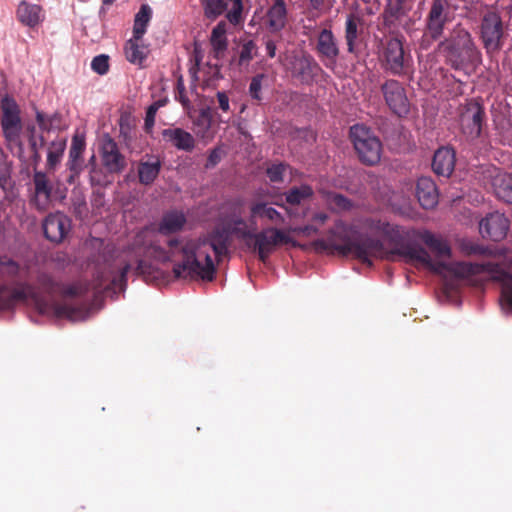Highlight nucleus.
<instances>
[{
    "label": "nucleus",
    "mask_w": 512,
    "mask_h": 512,
    "mask_svg": "<svg viewBox=\"0 0 512 512\" xmlns=\"http://www.w3.org/2000/svg\"><path fill=\"white\" fill-rule=\"evenodd\" d=\"M139 41H141V39L132 37L126 42L124 51L126 59L130 63L141 66L147 58L149 50L147 46L141 45Z\"/></svg>",
    "instance_id": "obj_37"
},
{
    "label": "nucleus",
    "mask_w": 512,
    "mask_h": 512,
    "mask_svg": "<svg viewBox=\"0 0 512 512\" xmlns=\"http://www.w3.org/2000/svg\"><path fill=\"white\" fill-rule=\"evenodd\" d=\"M420 239L434 255L435 260L431 258L432 262H441L448 267L454 265V263L446 264L444 262L445 259H449L451 257V247L445 239L429 231H424L421 234ZM456 263L457 262H455V264Z\"/></svg>",
    "instance_id": "obj_24"
},
{
    "label": "nucleus",
    "mask_w": 512,
    "mask_h": 512,
    "mask_svg": "<svg viewBox=\"0 0 512 512\" xmlns=\"http://www.w3.org/2000/svg\"><path fill=\"white\" fill-rule=\"evenodd\" d=\"M257 53V45L253 40L244 42L239 53L238 64L240 66L247 65Z\"/></svg>",
    "instance_id": "obj_48"
},
{
    "label": "nucleus",
    "mask_w": 512,
    "mask_h": 512,
    "mask_svg": "<svg viewBox=\"0 0 512 512\" xmlns=\"http://www.w3.org/2000/svg\"><path fill=\"white\" fill-rule=\"evenodd\" d=\"M328 219V215L326 213L320 212L316 213L312 217V221L316 222L318 225H323Z\"/></svg>",
    "instance_id": "obj_61"
},
{
    "label": "nucleus",
    "mask_w": 512,
    "mask_h": 512,
    "mask_svg": "<svg viewBox=\"0 0 512 512\" xmlns=\"http://www.w3.org/2000/svg\"><path fill=\"white\" fill-rule=\"evenodd\" d=\"M17 18L22 24L33 28L42 21V8L22 1L17 8Z\"/></svg>",
    "instance_id": "obj_36"
},
{
    "label": "nucleus",
    "mask_w": 512,
    "mask_h": 512,
    "mask_svg": "<svg viewBox=\"0 0 512 512\" xmlns=\"http://www.w3.org/2000/svg\"><path fill=\"white\" fill-rule=\"evenodd\" d=\"M109 56L105 54H100L95 56L91 61V69L99 74L105 75L109 71Z\"/></svg>",
    "instance_id": "obj_53"
},
{
    "label": "nucleus",
    "mask_w": 512,
    "mask_h": 512,
    "mask_svg": "<svg viewBox=\"0 0 512 512\" xmlns=\"http://www.w3.org/2000/svg\"><path fill=\"white\" fill-rule=\"evenodd\" d=\"M289 242L290 237L282 229L270 226L254 232L249 248L257 252L259 260L266 262L279 245Z\"/></svg>",
    "instance_id": "obj_12"
},
{
    "label": "nucleus",
    "mask_w": 512,
    "mask_h": 512,
    "mask_svg": "<svg viewBox=\"0 0 512 512\" xmlns=\"http://www.w3.org/2000/svg\"><path fill=\"white\" fill-rule=\"evenodd\" d=\"M254 219L266 220L276 226L285 223V217L271 204L262 200H255L250 204V220Z\"/></svg>",
    "instance_id": "obj_26"
},
{
    "label": "nucleus",
    "mask_w": 512,
    "mask_h": 512,
    "mask_svg": "<svg viewBox=\"0 0 512 512\" xmlns=\"http://www.w3.org/2000/svg\"><path fill=\"white\" fill-rule=\"evenodd\" d=\"M149 269H150L149 264L146 261L140 259L137 261V265L134 268V271H135V274H137V275H144L149 272Z\"/></svg>",
    "instance_id": "obj_59"
},
{
    "label": "nucleus",
    "mask_w": 512,
    "mask_h": 512,
    "mask_svg": "<svg viewBox=\"0 0 512 512\" xmlns=\"http://www.w3.org/2000/svg\"><path fill=\"white\" fill-rule=\"evenodd\" d=\"M480 37L488 53L499 51L503 46L504 27L497 12H487L481 21Z\"/></svg>",
    "instance_id": "obj_13"
},
{
    "label": "nucleus",
    "mask_w": 512,
    "mask_h": 512,
    "mask_svg": "<svg viewBox=\"0 0 512 512\" xmlns=\"http://www.w3.org/2000/svg\"><path fill=\"white\" fill-rule=\"evenodd\" d=\"M314 195L313 188L308 184L300 186H293L284 193L285 203L290 206H298L307 200H310Z\"/></svg>",
    "instance_id": "obj_38"
},
{
    "label": "nucleus",
    "mask_w": 512,
    "mask_h": 512,
    "mask_svg": "<svg viewBox=\"0 0 512 512\" xmlns=\"http://www.w3.org/2000/svg\"><path fill=\"white\" fill-rule=\"evenodd\" d=\"M309 5L314 10H321L325 4V0H308Z\"/></svg>",
    "instance_id": "obj_62"
},
{
    "label": "nucleus",
    "mask_w": 512,
    "mask_h": 512,
    "mask_svg": "<svg viewBox=\"0 0 512 512\" xmlns=\"http://www.w3.org/2000/svg\"><path fill=\"white\" fill-rule=\"evenodd\" d=\"M459 123L463 134L474 140L481 134L485 116L484 108L477 101L469 100L458 108Z\"/></svg>",
    "instance_id": "obj_15"
},
{
    "label": "nucleus",
    "mask_w": 512,
    "mask_h": 512,
    "mask_svg": "<svg viewBox=\"0 0 512 512\" xmlns=\"http://www.w3.org/2000/svg\"><path fill=\"white\" fill-rule=\"evenodd\" d=\"M209 253L213 252L217 261L226 256L231 245V237L223 225L215 227L207 236L198 241Z\"/></svg>",
    "instance_id": "obj_22"
},
{
    "label": "nucleus",
    "mask_w": 512,
    "mask_h": 512,
    "mask_svg": "<svg viewBox=\"0 0 512 512\" xmlns=\"http://www.w3.org/2000/svg\"><path fill=\"white\" fill-rule=\"evenodd\" d=\"M287 21V8L284 0H273L272 6L267 12V22L269 28L278 32L282 30Z\"/></svg>",
    "instance_id": "obj_35"
},
{
    "label": "nucleus",
    "mask_w": 512,
    "mask_h": 512,
    "mask_svg": "<svg viewBox=\"0 0 512 512\" xmlns=\"http://www.w3.org/2000/svg\"><path fill=\"white\" fill-rule=\"evenodd\" d=\"M221 160V152L218 148L212 149L208 155L206 168L215 167Z\"/></svg>",
    "instance_id": "obj_57"
},
{
    "label": "nucleus",
    "mask_w": 512,
    "mask_h": 512,
    "mask_svg": "<svg viewBox=\"0 0 512 512\" xmlns=\"http://www.w3.org/2000/svg\"><path fill=\"white\" fill-rule=\"evenodd\" d=\"M195 134L201 139L211 138L210 129L212 126V113L209 107L200 110L198 116L193 121Z\"/></svg>",
    "instance_id": "obj_41"
},
{
    "label": "nucleus",
    "mask_w": 512,
    "mask_h": 512,
    "mask_svg": "<svg viewBox=\"0 0 512 512\" xmlns=\"http://www.w3.org/2000/svg\"><path fill=\"white\" fill-rule=\"evenodd\" d=\"M152 10L147 4H143L140 7V10L135 16L134 26H133V37L135 39H142L143 35L146 33V29L148 23L151 20Z\"/></svg>",
    "instance_id": "obj_43"
},
{
    "label": "nucleus",
    "mask_w": 512,
    "mask_h": 512,
    "mask_svg": "<svg viewBox=\"0 0 512 512\" xmlns=\"http://www.w3.org/2000/svg\"><path fill=\"white\" fill-rule=\"evenodd\" d=\"M157 111H158L157 107H154V106L151 104V105L147 108L146 116H145V117L155 119V116H156Z\"/></svg>",
    "instance_id": "obj_64"
},
{
    "label": "nucleus",
    "mask_w": 512,
    "mask_h": 512,
    "mask_svg": "<svg viewBox=\"0 0 512 512\" xmlns=\"http://www.w3.org/2000/svg\"><path fill=\"white\" fill-rule=\"evenodd\" d=\"M462 273H475V276L482 273L490 275L494 281L501 282V305L506 311L512 312V259L509 265L494 261H483L478 265H458Z\"/></svg>",
    "instance_id": "obj_5"
},
{
    "label": "nucleus",
    "mask_w": 512,
    "mask_h": 512,
    "mask_svg": "<svg viewBox=\"0 0 512 512\" xmlns=\"http://www.w3.org/2000/svg\"><path fill=\"white\" fill-rule=\"evenodd\" d=\"M36 122L39 128L42 131L49 132L54 129L55 124L59 123L61 120V116L59 113L55 112L51 115H47L42 111L36 110Z\"/></svg>",
    "instance_id": "obj_46"
},
{
    "label": "nucleus",
    "mask_w": 512,
    "mask_h": 512,
    "mask_svg": "<svg viewBox=\"0 0 512 512\" xmlns=\"http://www.w3.org/2000/svg\"><path fill=\"white\" fill-rule=\"evenodd\" d=\"M453 20V12L449 0H431L425 18L424 36L431 39V43L439 41L446 26Z\"/></svg>",
    "instance_id": "obj_10"
},
{
    "label": "nucleus",
    "mask_w": 512,
    "mask_h": 512,
    "mask_svg": "<svg viewBox=\"0 0 512 512\" xmlns=\"http://www.w3.org/2000/svg\"><path fill=\"white\" fill-rule=\"evenodd\" d=\"M413 0H386L383 11V21L386 26H392L396 21L406 16L412 9Z\"/></svg>",
    "instance_id": "obj_32"
},
{
    "label": "nucleus",
    "mask_w": 512,
    "mask_h": 512,
    "mask_svg": "<svg viewBox=\"0 0 512 512\" xmlns=\"http://www.w3.org/2000/svg\"><path fill=\"white\" fill-rule=\"evenodd\" d=\"M12 174V163L8 160L7 155L0 150V188L4 191L9 185Z\"/></svg>",
    "instance_id": "obj_47"
},
{
    "label": "nucleus",
    "mask_w": 512,
    "mask_h": 512,
    "mask_svg": "<svg viewBox=\"0 0 512 512\" xmlns=\"http://www.w3.org/2000/svg\"><path fill=\"white\" fill-rule=\"evenodd\" d=\"M216 99H217L218 107L220 110H222L224 113H227L230 111L229 97L226 92L218 91L216 93Z\"/></svg>",
    "instance_id": "obj_55"
},
{
    "label": "nucleus",
    "mask_w": 512,
    "mask_h": 512,
    "mask_svg": "<svg viewBox=\"0 0 512 512\" xmlns=\"http://www.w3.org/2000/svg\"><path fill=\"white\" fill-rule=\"evenodd\" d=\"M86 143L84 136L75 134L72 137V142L69 150V159L67 162L68 169L71 171L70 179L78 176L83 169V152L85 151ZM71 182V180H69Z\"/></svg>",
    "instance_id": "obj_31"
},
{
    "label": "nucleus",
    "mask_w": 512,
    "mask_h": 512,
    "mask_svg": "<svg viewBox=\"0 0 512 512\" xmlns=\"http://www.w3.org/2000/svg\"><path fill=\"white\" fill-rule=\"evenodd\" d=\"M30 130H31V136L29 137V146H30V149L32 152V159L35 163H38L41 160V155H40L39 148L36 147V138L33 134L35 131V128L31 127Z\"/></svg>",
    "instance_id": "obj_56"
},
{
    "label": "nucleus",
    "mask_w": 512,
    "mask_h": 512,
    "mask_svg": "<svg viewBox=\"0 0 512 512\" xmlns=\"http://www.w3.org/2000/svg\"><path fill=\"white\" fill-rule=\"evenodd\" d=\"M20 273V265L7 256L0 257V277L14 279ZM24 287L12 288L0 285V310L13 309L18 303L27 300Z\"/></svg>",
    "instance_id": "obj_9"
},
{
    "label": "nucleus",
    "mask_w": 512,
    "mask_h": 512,
    "mask_svg": "<svg viewBox=\"0 0 512 512\" xmlns=\"http://www.w3.org/2000/svg\"><path fill=\"white\" fill-rule=\"evenodd\" d=\"M154 124H155V119L145 117L144 128H145L146 132H150L152 130V128L154 127Z\"/></svg>",
    "instance_id": "obj_63"
},
{
    "label": "nucleus",
    "mask_w": 512,
    "mask_h": 512,
    "mask_svg": "<svg viewBox=\"0 0 512 512\" xmlns=\"http://www.w3.org/2000/svg\"><path fill=\"white\" fill-rule=\"evenodd\" d=\"M101 160L110 173H120L126 167L125 157L120 153L117 143L109 135L102 139Z\"/></svg>",
    "instance_id": "obj_21"
},
{
    "label": "nucleus",
    "mask_w": 512,
    "mask_h": 512,
    "mask_svg": "<svg viewBox=\"0 0 512 512\" xmlns=\"http://www.w3.org/2000/svg\"><path fill=\"white\" fill-rule=\"evenodd\" d=\"M295 231L301 233L304 236H312L318 233L319 228L313 224H309L302 227H298L295 229Z\"/></svg>",
    "instance_id": "obj_58"
},
{
    "label": "nucleus",
    "mask_w": 512,
    "mask_h": 512,
    "mask_svg": "<svg viewBox=\"0 0 512 512\" xmlns=\"http://www.w3.org/2000/svg\"><path fill=\"white\" fill-rule=\"evenodd\" d=\"M210 42L213 48L214 56L220 58L227 50L228 42L226 38V23L220 21L212 30Z\"/></svg>",
    "instance_id": "obj_39"
},
{
    "label": "nucleus",
    "mask_w": 512,
    "mask_h": 512,
    "mask_svg": "<svg viewBox=\"0 0 512 512\" xmlns=\"http://www.w3.org/2000/svg\"><path fill=\"white\" fill-rule=\"evenodd\" d=\"M315 246L323 250H333L341 256H353L364 264L372 265V257L384 255V243L372 237L354 239L349 228L341 221L329 231L326 239H318Z\"/></svg>",
    "instance_id": "obj_3"
},
{
    "label": "nucleus",
    "mask_w": 512,
    "mask_h": 512,
    "mask_svg": "<svg viewBox=\"0 0 512 512\" xmlns=\"http://www.w3.org/2000/svg\"><path fill=\"white\" fill-rule=\"evenodd\" d=\"M382 68L394 76L407 75L412 66V57L405 52L403 40L398 36L388 38L382 43L379 56Z\"/></svg>",
    "instance_id": "obj_7"
},
{
    "label": "nucleus",
    "mask_w": 512,
    "mask_h": 512,
    "mask_svg": "<svg viewBox=\"0 0 512 512\" xmlns=\"http://www.w3.org/2000/svg\"><path fill=\"white\" fill-rule=\"evenodd\" d=\"M71 229V220L61 212L51 213L44 219L45 237L54 243L62 242Z\"/></svg>",
    "instance_id": "obj_20"
},
{
    "label": "nucleus",
    "mask_w": 512,
    "mask_h": 512,
    "mask_svg": "<svg viewBox=\"0 0 512 512\" xmlns=\"http://www.w3.org/2000/svg\"><path fill=\"white\" fill-rule=\"evenodd\" d=\"M326 201L330 209L336 212L348 211L352 208V202L342 194L329 192L326 195Z\"/></svg>",
    "instance_id": "obj_45"
},
{
    "label": "nucleus",
    "mask_w": 512,
    "mask_h": 512,
    "mask_svg": "<svg viewBox=\"0 0 512 512\" xmlns=\"http://www.w3.org/2000/svg\"><path fill=\"white\" fill-rule=\"evenodd\" d=\"M222 225L230 237L234 236L238 240L244 241L250 247V241H252L255 228H251L245 219L241 216H231Z\"/></svg>",
    "instance_id": "obj_29"
},
{
    "label": "nucleus",
    "mask_w": 512,
    "mask_h": 512,
    "mask_svg": "<svg viewBox=\"0 0 512 512\" xmlns=\"http://www.w3.org/2000/svg\"><path fill=\"white\" fill-rule=\"evenodd\" d=\"M109 278L110 275L106 276L104 273H98L92 284L78 281L71 285H59L51 276L42 275L39 277V283L49 294L60 292L64 297L73 298L85 295L90 289H94L98 292L103 288L104 283L108 281Z\"/></svg>",
    "instance_id": "obj_11"
},
{
    "label": "nucleus",
    "mask_w": 512,
    "mask_h": 512,
    "mask_svg": "<svg viewBox=\"0 0 512 512\" xmlns=\"http://www.w3.org/2000/svg\"><path fill=\"white\" fill-rule=\"evenodd\" d=\"M132 269L130 264H125L120 271L118 276H113L110 283L105 287L109 289L110 286L115 290L124 291L127 285V274Z\"/></svg>",
    "instance_id": "obj_51"
},
{
    "label": "nucleus",
    "mask_w": 512,
    "mask_h": 512,
    "mask_svg": "<svg viewBox=\"0 0 512 512\" xmlns=\"http://www.w3.org/2000/svg\"><path fill=\"white\" fill-rule=\"evenodd\" d=\"M364 19L355 12H350L345 17L344 22V41L349 54L358 56L360 53V44L363 36Z\"/></svg>",
    "instance_id": "obj_18"
},
{
    "label": "nucleus",
    "mask_w": 512,
    "mask_h": 512,
    "mask_svg": "<svg viewBox=\"0 0 512 512\" xmlns=\"http://www.w3.org/2000/svg\"><path fill=\"white\" fill-rule=\"evenodd\" d=\"M492 187L498 199L512 204V174L498 172L492 178Z\"/></svg>",
    "instance_id": "obj_34"
},
{
    "label": "nucleus",
    "mask_w": 512,
    "mask_h": 512,
    "mask_svg": "<svg viewBox=\"0 0 512 512\" xmlns=\"http://www.w3.org/2000/svg\"><path fill=\"white\" fill-rule=\"evenodd\" d=\"M381 92L389 109L399 117L408 115L410 103L403 85L395 80L388 79L381 85Z\"/></svg>",
    "instance_id": "obj_16"
},
{
    "label": "nucleus",
    "mask_w": 512,
    "mask_h": 512,
    "mask_svg": "<svg viewBox=\"0 0 512 512\" xmlns=\"http://www.w3.org/2000/svg\"><path fill=\"white\" fill-rule=\"evenodd\" d=\"M65 149L66 139L64 138L53 140L50 143L46 163L48 171H54L55 168L60 164Z\"/></svg>",
    "instance_id": "obj_42"
},
{
    "label": "nucleus",
    "mask_w": 512,
    "mask_h": 512,
    "mask_svg": "<svg viewBox=\"0 0 512 512\" xmlns=\"http://www.w3.org/2000/svg\"><path fill=\"white\" fill-rule=\"evenodd\" d=\"M314 51L327 69L335 68L341 51L338 39L330 28H322L317 32Z\"/></svg>",
    "instance_id": "obj_14"
},
{
    "label": "nucleus",
    "mask_w": 512,
    "mask_h": 512,
    "mask_svg": "<svg viewBox=\"0 0 512 512\" xmlns=\"http://www.w3.org/2000/svg\"><path fill=\"white\" fill-rule=\"evenodd\" d=\"M161 169V162L159 160H155L153 162L150 161H142L138 165V177L139 182L143 185H150L154 182V180L159 175Z\"/></svg>",
    "instance_id": "obj_40"
},
{
    "label": "nucleus",
    "mask_w": 512,
    "mask_h": 512,
    "mask_svg": "<svg viewBox=\"0 0 512 512\" xmlns=\"http://www.w3.org/2000/svg\"><path fill=\"white\" fill-rule=\"evenodd\" d=\"M416 197L424 209H432L438 203V192L430 177H420L416 184Z\"/></svg>",
    "instance_id": "obj_28"
},
{
    "label": "nucleus",
    "mask_w": 512,
    "mask_h": 512,
    "mask_svg": "<svg viewBox=\"0 0 512 512\" xmlns=\"http://www.w3.org/2000/svg\"><path fill=\"white\" fill-rule=\"evenodd\" d=\"M36 306L41 314H46L51 310L56 317L67 318L72 321L84 319L87 314L85 306H75L67 302L49 304L38 299L36 300Z\"/></svg>",
    "instance_id": "obj_23"
},
{
    "label": "nucleus",
    "mask_w": 512,
    "mask_h": 512,
    "mask_svg": "<svg viewBox=\"0 0 512 512\" xmlns=\"http://www.w3.org/2000/svg\"><path fill=\"white\" fill-rule=\"evenodd\" d=\"M371 230L379 234L390 246V251L384 247V255L381 259L393 260L395 256L402 257L406 262L421 265L430 271L441 274L446 271L458 279L471 280L475 273H462L458 265H478V263H456L451 267L441 262H432L429 252L423 247L410 243L405 237L404 230L381 220L371 221Z\"/></svg>",
    "instance_id": "obj_2"
},
{
    "label": "nucleus",
    "mask_w": 512,
    "mask_h": 512,
    "mask_svg": "<svg viewBox=\"0 0 512 512\" xmlns=\"http://www.w3.org/2000/svg\"><path fill=\"white\" fill-rule=\"evenodd\" d=\"M509 230V220L504 214L493 212L488 214L479 223V231L483 238L492 241L503 240Z\"/></svg>",
    "instance_id": "obj_19"
},
{
    "label": "nucleus",
    "mask_w": 512,
    "mask_h": 512,
    "mask_svg": "<svg viewBox=\"0 0 512 512\" xmlns=\"http://www.w3.org/2000/svg\"><path fill=\"white\" fill-rule=\"evenodd\" d=\"M455 151L449 147H441L434 153L433 171L440 176L449 177L455 167Z\"/></svg>",
    "instance_id": "obj_30"
},
{
    "label": "nucleus",
    "mask_w": 512,
    "mask_h": 512,
    "mask_svg": "<svg viewBox=\"0 0 512 512\" xmlns=\"http://www.w3.org/2000/svg\"><path fill=\"white\" fill-rule=\"evenodd\" d=\"M34 201L38 209H45L51 201L53 186L47 174L35 171L33 175Z\"/></svg>",
    "instance_id": "obj_27"
},
{
    "label": "nucleus",
    "mask_w": 512,
    "mask_h": 512,
    "mask_svg": "<svg viewBox=\"0 0 512 512\" xmlns=\"http://www.w3.org/2000/svg\"><path fill=\"white\" fill-rule=\"evenodd\" d=\"M204 15L209 20H215L228 8V0H202Z\"/></svg>",
    "instance_id": "obj_44"
},
{
    "label": "nucleus",
    "mask_w": 512,
    "mask_h": 512,
    "mask_svg": "<svg viewBox=\"0 0 512 512\" xmlns=\"http://www.w3.org/2000/svg\"><path fill=\"white\" fill-rule=\"evenodd\" d=\"M149 254L160 262L173 261L181 256V261L173 266V274L177 279L212 281L216 267L211 254L198 242L182 243L178 239L167 241V248L153 243L148 249Z\"/></svg>",
    "instance_id": "obj_1"
},
{
    "label": "nucleus",
    "mask_w": 512,
    "mask_h": 512,
    "mask_svg": "<svg viewBox=\"0 0 512 512\" xmlns=\"http://www.w3.org/2000/svg\"><path fill=\"white\" fill-rule=\"evenodd\" d=\"M229 2H231L232 6L230 10L227 11L226 18L232 25L236 26L243 21V3L242 0H228V3Z\"/></svg>",
    "instance_id": "obj_50"
},
{
    "label": "nucleus",
    "mask_w": 512,
    "mask_h": 512,
    "mask_svg": "<svg viewBox=\"0 0 512 512\" xmlns=\"http://www.w3.org/2000/svg\"><path fill=\"white\" fill-rule=\"evenodd\" d=\"M0 110V125L7 145H17L22 150L20 136L23 124L18 103L12 96L6 94L0 100Z\"/></svg>",
    "instance_id": "obj_8"
},
{
    "label": "nucleus",
    "mask_w": 512,
    "mask_h": 512,
    "mask_svg": "<svg viewBox=\"0 0 512 512\" xmlns=\"http://www.w3.org/2000/svg\"><path fill=\"white\" fill-rule=\"evenodd\" d=\"M163 140L170 143L177 150L192 152L195 148V138L188 131L179 127H170L161 132Z\"/></svg>",
    "instance_id": "obj_25"
},
{
    "label": "nucleus",
    "mask_w": 512,
    "mask_h": 512,
    "mask_svg": "<svg viewBox=\"0 0 512 512\" xmlns=\"http://www.w3.org/2000/svg\"><path fill=\"white\" fill-rule=\"evenodd\" d=\"M291 75L303 84H312L322 71L315 58L306 51L293 56L290 62Z\"/></svg>",
    "instance_id": "obj_17"
},
{
    "label": "nucleus",
    "mask_w": 512,
    "mask_h": 512,
    "mask_svg": "<svg viewBox=\"0 0 512 512\" xmlns=\"http://www.w3.org/2000/svg\"><path fill=\"white\" fill-rule=\"evenodd\" d=\"M263 78H264L263 74H258V75L254 76L251 79V82H250V85H249V94H250V96L253 99L258 100V101H260L262 99V97H261V89H262Z\"/></svg>",
    "instance_id": "obj_54"
},
{
    "label": "nucleus",
    "mask_w": 512,
    "mask_h": 512,
    "mask_svg": "<svg viewBox=\"0 0 512 512\" xmlns=\"http://www.w3.org/2000/svg\"><path fill=\"white\" fill-rule=\"evenodd\" d=\"M446 65L469 76L481 63L482 56L471 33L460 24L438 44Z\"/></svg>",
    "instance_id": "obj_4"
},
{
    "label": "nucleus",
    "mask_w": 512,
    "mask_h": 512,
    "mask_svg": "<svg viewBox=\"0 0 512 512\" xmlns=\"http://www.w3.org/2000/svg\"><path fill=\"white\" fill-rule=\"evenodd\" d=\"M186 216L178 210L167 211L163 214L159 224L158 231L162 235H170L181 231L186 224Z\"/></svg>",
    "instance_id": "obj_33"
},
{
    "label": "nucleus",
    "mask_w": 512,
    "mask_h": 512,
    "mask_svg": "<svg viewBox=\"0 0 512 512\" xmlns=\"http://www.w3.org/2000/svg\"><path fill=\"white\" fill-rule=\"evenodd\" d=\"M288 168L287 164L276 163L269 166L266 170L267 177L271 182L279 183L283 181L284 173Z\"/></svg>",
    "instance_id": "obj_52"
},
{
    "label": "nucleus",
    "mask_w": 512,
    "mask_h": 512,
    "mask_svg": "<svg viewBox=\"0 0 512 512\" xmlns=\"http://www.w3.org/2000/svg\"><path fill=\"white\" fill-rule=\"evenodd\" d=\"M350 139L359 161L366 166H374L381 159L382 143L373 131L363 124L350 128Z\"/></svg>",
    "instance_id": "obj_6"
},
{
    "label": "nucleus",
    "mask_w": 512,
    "mask_h": 512,
    "mask_svg": "<svg viewBox=\"0 0 512 512\" xmlns=\"http://www.w3.org/2000/svg\"><path fill=\"white\" fill-rule=\"evenodd\" d=\"M265 48H266V52H267L268 57L274 58L275 55H276V49H277L275 42L273 40H271V39H268L265 42Z\"/></svg>",
    "instance_id": "obj_60"
},
{
    "label": "nucleus",
    "mask_w": 512,
    "mask_h": 512,
    "mask_svg": "<svg viewBox=\"0 0 512 512\" xmlns=\"http://www.w3.org/2000/svg\"><path fill=\"white\" fill-rule=\"evenodd\" d=\"M461 250L462 252L467 255H483V256H489L492 254V251L483 245L477 244L472 241H464L461 244Z\"/></svg>",
    "instance_id": "obj_49"
}]
</instances>
